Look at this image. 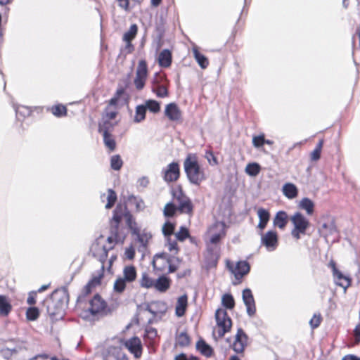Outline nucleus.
<instances>
[{
	"label": "nucleus",
	"instance_id": "1",
	"mask_svg": "<svg viewBox=\"0 0 360 360\" xmlns=\"http://www.w3.org/2000/svg\"><path fill=\"white\" fill-rule=\"evenodd\" d=\"M69 301V295L65 287L55 290L44 300L46 312L53 321L62 319Z\"/></svg>",
	"mask_w": 360,
	"mask_h": 360
},
{
	"label": "nucleus",
	"instance_id": "2",
	"mask_svg": "<svg viewBox=\"0 0 360 360\" xmlns=\"http://www.w3.org/2000/svg\"><path fill=\"white\" fill-rule=\"evenodd\" d=\"M184 172L187 179L191 184L200 186L205 180V174L201 169L197 156L195 154L189 153L184 162Z\"/></svg>",
	"mask_w": 360,
	"mask_h": 360
},
{
	"label": "nucleus",
	"instance_id": "3",
	"mask_svg": "<svg viewBox=\"0 0 360 360\" xmlns=\"http://www.w3.org/2000/svg\"><path fill=\"white\" fill-rule=\"evenodd\" d=\"M112 249V245H106L103 241V238H98L91 245L90 251L94 257L96 258L101 263V270L103 271L108 252Z\"/></svg>",
	"mask_w": 360,
	"mask_h": 360
},
{
	"label": "nucleus",
	"instance_id": "4",
	"mask_svg": "<svg viewBox=\"0 0 360 360\" xmlns=\"http://www.w3.org/2000/svg\"><path fill=\"white\" fill-rule=\"evenodd\" d=\"M172 194L178 203V210L181 213L187 214H191L193 213V203L191 199L183 192L181 187L173 189Z\"/></svg>",
	"mask_w": 360,
	"mask_h": 360
},
{
	"label": "nucleus",
	"instance_id": "5",
	"mask_svg": "<svg viewBox=\"0 0 360 360\" xmlns=\"http://www.w3.org/2000/svg\"><path fill=\"white\" fill-rule=\"evenodd\" d=\"M215 319L217 324L219 328L218 335L221 338L226 333L230 330L232 321L231 318L228 316L227 311L224 309H218L216 311Z\"/></svg>",
	"mask_w": 360,
	"mask_h": 360
},
{
	"label": "nucleus",
	"instance_id": "6",
	"mask_svg": "<svg viewBox=\"0 0 360 360\" xmlns=\"http://www.w3.org/2000/svg\"><path fill=\"white\" fill-rule=\"evenodd\" d=\"M148 77V66L145 60H141L139 62L136 77L134 80V84L136 89L139 91L143 89Z\"/></svg>",
	"mask_w": 360,
	"mask_h": 360
},
{
	"label": "nucleus",
	"instance_id": "7",
	"mask_svg": "<svg viewBox=\"0 0 360 360\" xmlns=\"http://www.w3.org/2000/svg\"><path fill=\"white\" fill-rule=\"evenodd\" d=\"M103 360H129L127 354L120 346H109L102 352Z\"/></svg>",
	"mask_w": 360,
	"mask_h": 360
},
{
	"label": "nucleus",
	"instance_id": "8",
	"mask_svg": "<svg viewBox=\"0 0 360 360\" xmlns=\"http://www.w3.org/2000/svg\"><path fill=\"white\" fill-rule=\"evenodd\" d=\"M162 178L167 183L174 182L178 180L180 176L179 165L176 162L169 164L162 171Z\"/></svg>",
	"mask_w": 360,
	"mask_h": 360
},
{
	"label": "nucleus",
	"instance_id": "9",
	"mask_svg": "<svg viewBox=\"0 0 360 360\" xmlns=\"http://www.w3.org/2000/svg\"><path fill=\"white\" fill-rule=\"evenodd\" d=\"M159 259H162L166 260V262L169 266V269H168L169 273H173V272L176 271L177 270V269L179 268V264L181 262V260L177 257L170 255L166 252H161V253L156 254L154 256L153 263V265L155 267V262Z\"/></svg>",
	"mask_w": 360,
	"mask_h": 360
},
{
	"label": "nucleus",
	"instance_id": "10",
	"mask_svg": "<svg viewBox=\"0 0 360 360\" xmlns=\"http://www.w3.org/2000/svg\"><path fill=\"white\" fill-rule=\"evenodd\" d=\"M320 235L325 238L329 236L338 237V229L333 219H328L326 221L322 222L319 228Z\"/></svg>",
	"mask_w": 360,
	"mask_h": 360
},
{
	"label": "nucleus",
	"instance_id": "11",
	"mask_svg": "<svg viewBox=\"0 0 360 360\" xmlns=\"http://www.w3.org/2000/svg\"><path fill=\"white\" fill-rule=\"evenodd\" d=\"M261 243L269 251H273L276 249L278 246V235L274 231H269L265 234H263L261 231Z\"/></svg>",
	"mask_w": 360,
	"mask_h": 360
},
{
	"label": "nucleus",
	"instance_id": "12",
	"mask_svg": "<svg viewBox=\"0 0 360 360\" xmlns=\"http://www.w3.org/2000/svg\"><path fill=\"white\" fill-rule=\"evenodd\" d=\"M124 347L134 355L136 359H139L142 354V344L139 338L132 337L124 342Z\"/></svg>",
	"mask_w": 360,
	"mask_h": 360
},
{
	"label": "nucleus",
	"instance_id": "13",
	"mask_svg": "<svg viewBox=\"0 0 360 360\" xmlns=\"http://www.w3.org/2000/svg\"><path fill=\"white\" fill-rule=\"evenodd\" d=\"M248 337L244 330L240 328H238L232 345L233 351L238 354L243 353L248 345Z\"/></svg>",
	"mask_w": 360,
	"mask_h": 360
},
{
	"label": "nucleus",
	"instance_id": "14",
	"mask_svg": "<svg viewBox=\"0 0 360 360\" xmlns=\"http://www.w3.org/2000/svg\"><path fill=\"white\" fill-rule=\"evenodd\" d=\"M242 298L246 307L247 314L249 316H253L256 313L255 301L252 292L250 288L243 290Z\"/></svg>",
	"mask_w": 360,
	"mask_h": 360
},
{
	"label": "nucleus",
	"instance_id": "15",
	"mask_svg": "<svg viewBox=\"0 0 360 360\" xmlns=\"http://www.w3.org/2000/svg\"><path fill=\"white\" fill-rule=\"evenodd\" d=\"M290 219L294 228L297 229L299 232H302V234H305L306 230L309 226V220L300 212H295Z\"/></svg>",
	"mask_w": 360,
	"mask_h": 360
},
{
	"label": "nucleus",
	"instance_id": "16",
	"mask_svg": "<svg viewBox=\"0 0 360 360\" xmlns=\"http://www.w3.org/2000/svg\"><path fill=\"white\" fill-rule=\"evenodd\" d=\"M106 307V302L101 297L96 294L89 300V307L88 311L92 315H96L102 313Z\"/></svg>",
	"mask_w": 360,
	"mask_h": 360
},
{
	"label": "nucleus",
	"instance_id": "17",
	"mask_svg": "<svg viewBox=\"0 0 360 360\" xmlns=\"http://www.w3.org/2000/svg\"><path fill=\"white\" fill-rule=\"evenodd\" d=\"M229 268L234 274L235 278L238 280L248 274L250 269V264L247 261H239L236 263L234 269L230 266H229Z\"/></svg>",
	"mask_w": 360,
	"mask_h": 360
},
{
	"label": "nucleus",
	"instance_id": "18",
	"mask_svg": "<svg viewBox=\"0 0 360 360\" xmlns=\"http://www.w3.org/2000/svg\"><path fill=\"white\" fill-rule=\"evenodd\" d=\"M165 116L173 122H176L181 118V112L175 103H170L167 104L165 110Z\"/></svg>",
	"mask_w": 360,
	"mask_h": 360
},
{
	"label": "nucleus",
	"instance_id": "19",
	"mask_svg": "<svg viewBox=\"0 0 360 360\" xmlns=\"http://www.w3.org/2000/svg\"><path fill=\"white\" fill-rule=\"evenodd\" d=\"M332 266L335 283L346 290L351 285V279L348 276L343 275L342 273L335 267L334 263L332 264Z\"/></svg>",
	"mask_w": 360,
	"mask_h": 360
},
{
	"label": "nucleus",
	"instance_id": "20",
	"mask_svg": "<svg viewBox=\"0 0 360 360\" xmlns=\"http://www.w3.org/2000/svg\"><path fill=\"white\" fill-rule=\"evenodd\" d=\"M171 283L169 277L162 275L155 280L153 288L158 292H165L170 288Z\"/></svg>",
	"mask_w": 360,
	"mask_h": 360
},
{
	"label": "nucleus",
	"instance_id": "21",
	"mask_svg": "<svg viewBox=\"0 0 360 360\" xmlns=\"http://www.w3.org/2000/svg\"><path fill=\"white\" fill-rule=\"evenodd\" d=\"M136 237V241L140 244L138 248L139 252H144L147 248L148 243L152 238L150 233L146 232L143 230L142 232H139L135 235Z\"/></svg>",
	"mask_w": 360,
	"mask_h": 360
},
{
	"label": "nucleus",
	"instance_id": "22",
	"mask_svg": "<svg viewBox=\"0 0 360 360\" xmlns=\"http://www.w3.org/2000/svg\"><path fill=\"white\" fill-rule=\"evenodd\" d=\"M188 306V296L186 294H184L180 296L177 299V302L175 307V314L176 316L181 317L185 313Z\"/></svg>",
	"mask_w": 360,
	"mask_h": 360
},
{
	"label": "nucleus",
	"instance_id": "23",
	"mask_svg": "<svg viewBox=\"0 0 360 360\" xmlns=\"http://www.w3.org/2000/svg\"><path fill=\"white\" fill-rule=\"evenodd\" d=\"M257 215L259 219V222L257 225V227L261 230V231H262L269 221L270 214L267 210L261 207L257 210Z\"/></svg>",
	"mask_w": 360,
	"mask_h": 360
},
{
	"label": "nucleus",
	"instance_id": "24",
	"mask_svg": "<svg viewBox=\"0 0 360 360\" xmlns=\"http://www.w3.org/2000/svg\"><path fill=\"white\" fill-rule=\"evenodd\" d=\"M127 207L122 205H117L113 211V216L112 218V223H115V229L118 228L119 224L121 221L122 217H124V213L127 212Z\"/></svg>",
	"mask_w": 360,
	"mask_h": 360
},
{
	"label": "nucleus",
	"instance_id": "25",
	"mask_svg": "<svg viewBox=\"0 0 360 360\" xmlns=\"http://www.w3.org/2000/svg\"><path fill=\"white\" fill-rule=\"evenodd\" d=\"M158 63L162 68H168L172 63V53L168 49L162 50L158 56Z\"/></svg>",
	"mask_w": 360,
	"mask_h": 360
},
{
	"label": "nucleus",
	"instance_id": "26",
	"mask_svg": "<svg viewBox=\"0 0 360 360\" xmlns=\"http://www.w3.org/2000/svg\"><path fill=\"white\" fill-rule=\"evenodd\" d=\"M120 278L128 283L134 281L136 278V268L132 265L126 266L123 269V276Z\"/></svg>",
	"mask_w": 360,
	"mask_h": 360
},
{
	"label": "nucleus",
	"instance_id": "27",
	"mask_svg": "<svg viewBox=\"0 0 360 360\" xmlns=\"http://www.w3.org/2000/svg\"><path fill=\"white\" fill-rule=\"evenodd\" d=\"M283 195L288 199H293L297 196L298 190L296 186L292 183H286L282 188Z\"/></svg>",
	"mask_w": 360,
	"mask_h": 360
},
{
	"label": "nucleus",
	"instance_id": "28",
	"mask_svg": "<svg viewBox=\"0 0 360 360\" xmlns=\"http://www.w3.org/2000/svg\"><path fill=\"white\" fill-rule=\"evenodd\" d=\"M288 223V215L284 211H279L274 219V225L281 229H283Z\"/></svg>",
	"mask_w": 360,
	"mask_h": 360
},
{
	"label": "nucleus",
	"instance_id": "29",
	"mask_svg": "<svg viewBox=\"0 0 360 360\" xmlns=\"http://www.w3.org/2000/svg\"><path fill=\"white\" fill-rule=\"evenodd\" d=\"M300 209L306 211L308 215H312L314 212V203L309 198H303L299 202Z\"/></svg>",
	"mask_w": 360,
	"mask_h": 360
},
{
	"label": "nucleus",
	"instance_id": "30",
	"mask_svg": "<svg viewBox=\"0 0 360 360\" xmlns=\"http://www.w3.org/2000/svg\"><path fill=\"white\" fill-rule=\"evenodd\" d=\"M196 349L206 357H210L213 354L212 348L202 339H200L197 342Z\"/></svg>",
	"mask_w": 360,
	"mask_h": 360
},
{
	"label": "nucleus",
	"instance_id": "31",
	"mask_svg": "<svg viewBox=\"0 0 360 360\" xmlns=\"http://www.w3.org/2000/svg\"><path fill=\"white\" fill-rule=\"evenodd\" d=\"M219 255L217 251L211 247H207L205 260L210 266H214L217 264Z\"/></svg>",
	"mask_w": 360,
	"mask_h": 360
},
{
	"label": "nucleus",
	"instance_id": "32",
	"mask_svg": "<svg viewBox=\"0 0 360 360\" xmlns=\"http://www.w3.org/2000/svg\"><path fill=\"white\" fill-rule=\"evenodd\" d=\"M194 58L202 69H205L209 65V60L207 57L200 53L197 48L193 49Z\"/></svg>",
	"mask_w": 360,
	"mask_h": 360
},
{
	"label": "nucleus",
	"instance_id": "33",
	"mask_svg": "<svg viewBox=\"0 0 360 360\" xmlns=\"http://www.w3.org/2000/svg\"><path fill=\"white\" fill-rule=\"evenodd\" d=\"M216 227H219V232L213 233L210 238V243L212 244H217L219 242V240L225 236V224L223 222L218 223L215 224Z\"/></svg>",
	"mask_w": 360,
	"mask_h": 360
},
{
	"label": "nucleus",
	"instance_id": "34",
	"mask_svg": "<svg viewBox=\"0 0 360 360\" xmlns=\"http://www.w3.org/2000/svg\"><path fill=\"white\" fill-rule=\"evenodd\" d=\"M168 84L152 85L151 89L159 98H165L169 95Z\"/></svg>",
	"mask_w": 360,
	"mask_h": 360
},
{
	"label": "nucleus",
	"instance_id": "35",
	"mask_svg": "<svg viewBox=\"0 0 360 360\" xmlns=\"http://www.w3.org/2000/svg\"><path fill=\"white\" fill-rule=\"evenodd\" d=\"M11 304L8 302L6 297L0 295V314L7 316L11 311Z\"/></svg>",
	"mask_w": 360,
	"mask_h": 360
},
{
	"label": "nucleus",
	"instance_id": "36",
	"mask_svg": "<svg viewBox=\"0 0 360 360\" xmlns=\"http://www.w3.org/2000/svg\"><path fill=\"white\" fill-rule=\"evenodd\" d=\"M13 108L18 120L24 119L31 113L30 109L26 106L14 105Z\"/></svg>",
	"mask_w": 360,
	"mask_h": 360
},
{
	"label": "nucleus",
	"instance_id": "37",
	"mask_svg": "<svg viewBox=\"0 0 360 360\" xmlns=\"http://www.w3.org/2000/svg\"><path fill=\"white\" fill-rule=\"evenodd\" d=\"M115 124L109 120H103L98 124V131L102 134H111Z\"/></svg>",
	"mask_w": 360,
	"mask_h": 360
},
{
	"label": "nucleus",
	"instance_id": "38",
	"mask_svg": "<svg viewBox=\"0 0 360 360\" xmlns=\"http://www.w3.org/2000/svg\"><path fill=\"white\" fill-rule=\"evenodd\" d=\"M139 283L142 288L148 289L153 288L155 280L151 278L147 273H143Z\"/></svg>",
	"mask_w": 360,
	"mask_h": 360
},
{
	"label": "nucleus",
	"instance_id": "39",
	"mask_svg": "<svg viewBox=\"0 0 360 360\" xmlns=\"http://www.w3.org/2000/svg\"><path fill=\"white\" fill-rule=\"evenodd\" d=\"M146 107L143 105H137L136 108V114L134 116V122L139 123L146 118Z\"/></svg>",
	"mask_w": 360,
	"mask_h": 360
},
{
	"label": "nucleus",
	"instance_id": "40",
	"mask_svg": "<svg viewBox=\"0 0 360 360\" xmlns=\"http://www.w3.org/2000/svg\"><path fill=\"white\" fill-rule=\"evenodd\" d=\"M138 27L136 24H132L129 30L127 31L123 35V41H132L137 34Z\"/></svg>",
	"mask_w": 360,
	"mask_h": 360
},
{
	"label": "nucleus",
	"instance_id": "41",
	"mask_svg": "<svg viewBox=\"0 0 360 360\" xmlns=\"http://www.w3.org/2000/svg\"><path fill=\"white\" fill-rule=\"evenodd\" d=\"M152 85L169 84L166 75L161 72H156L151 81Z\"/></svg>",
	"mask_w": 360,
	"mask_h": 360
},
{
	"label": "nucleus",
	"instance_id": "42",
	"mask_svg": "<svg viewBox=\"0 0 360 360\" xmlns=\"http://www.w3.org/2000/svg\"><path fill=\"white\" fill-rule=\"evenodd\" d=\"M123 165L120 155H114L110 158V167L115 171L120 170Z\"/></svg>",
	"mask_w": 360,
	"mask_h": 360
},
{
	"label": "nucleus",
	"instance_id": "43",
	"mask_svg": "<svg viewBox=\"0 0 360 360\" xmlns=\"http://www.w3.org/2000/svg\"><path fill=\"white\" fill-rule=\"evenodd\" d=\"M221 302L226 309H232L235 306V301L232 295L226 293L223 295Z\"/></svg>",
	"mask_w": 360,
	"mask_h": 360
},
{
	"label": "nucleus",
	"instance_id": "44",
	"mask_svg": "<svg viewBox=\"0 0 360 360\" xmlns=\"http://www.w3.org/2000/svg\"><path fill=\"white\" fill-rule=\"evenodd\" d=\"M51 112L58 117L65 116L67 114V108L63 105H56L51 108Z\"/></svg>",
	"mask_w": 360,
	"mask_h": 360
},
{
	"label": "nucleus",
	"instance_id": "45",
	"mask_svg": "<svg viewBox=\"0 0 360 360\" xmlns=\"http://www.w3.org/2000/svg\"><path fill=\"white\" fill-rule=\"evenodd\" d=\"M248 174L252 176H257L260 172V166L256 162L249 163L245 168Z\"/></svg>",
	"mask_w": 360,
	"mask_h": 360
},
{
	"label": "nucleus",
	"instance_id": "46",
	"mask_svg": "<svg viewBox=\"0 0 360 360\" xmlns=\"http://www.w3.org/2000/svg\"><path fill=\"white\" fill-rule=\"evenodd\" d=\"M176 210H178V207L173 202H169L165 205L163 213L166 217H172Z\"/></svg>",
	"mask_w": 360,
	"mask_h": 360
},
{
	"label": "nucleus",
	"instance_id": "47",
	"mask_svg": "<svg viewBox=\"0 0 360 360\" xmlns=\"http://www.w3.org/2000/svg\"><path fill=\"white\" fill-rule=\"evenodd\" d=\"M103 142L105 146L109 148L110 151L115 150L116 147V143L111 134H103Z\"/></svg>",
	"mask_w": 360,
	"mask_h": 360
},
{
	"label": "nucleus",
	"instance_id": "48",
	"mask_svg": "<svg viewBox=\"0 0 360 360\" xmlns=\"http://www.w3.org/2000/svg\"><path fill=\"white\" fill-rule=\"evenodd\" d=\"M127 281L121 278L120 277L117 278L113 285V290L115 292L122 293L124 291L126 288Z\"/></svg>",
	"mask_w": 360,
	"mask_h": 360
},
{
	"label": "nucleus",
	"instance_id": "49",
	"mask_svg": "<svg viewBox=\"0 0 360 360\" xmlns=\"http://www.w3.org/2000/svg\"><path fill=\"white\" fill-rule=\"evenodd\" d=\"M117 200V194L111 188L108 190V195H107V204L105 205L106 209H110L115 205Z\"/></svg>",
	"mask_w": 360,
	"mask_h": 360
},
{
	"label": "nucleus",
	"instance_id": "50",
	"mask_svg": "<svg viewBox=\"0 0 360 360\" xmlns=\"http://www.w3.org/2000/svg\"><path fill=\"white\" fill-rule=\"evenodd\" d=\"M144 106L146 107V110L148 109L153 113L158 112L160 110L159 102L155 100L150 99L146 101Z\"/></svg>",
	"mask_w": 360,
	"mask_h": 360
},
{
	"label": "nucleus",
	"instance_id": "51",
	"mask_svg": "<svg viewBox=\"0 0 360 360\" xmlns=\"http://www.w3.org/2000/svg\"><path fill=\"white\" fill-rule=\"evenodd\" d=\"M174 224L167 221L162 226V233L166 238H170L171 235H172L174 233Z\"/></svg>",
	"mask_w": 360,
	"mask_h": 360
},
{
	"label": "nucleus",
	"instance_id": "52",
	"mask_svg": "<svg viewBox=\"0 0 360 360\" xmlns=\"http://www.w3.org/2000/svg\"><path fill=\"white\" fill-rule=\"evenodd\" d=\"M129 200L135 205L136 211H141L144 209V202L141 198L131 195L129 198Z\"/></svg>",
	"mask_w": 360,
	"mask_h": 360
},
{
	"label": "nucleus",
	"instance_id": "53",
	"mask_svg": "<svg viewBox=\"0 0 360 360\" xmlns=\"http://www.w3.org/2000/svg\"><path fill=\"white\" fill-rule=\"evenodd\" d=\"M176 342L179 345L185 347L189 345L190 338L186 333L182 332L176 337Z\"/></svg>",
	"mask_w": 360,
	"mask_h": 360
},
{
	"label": "nucleus",
	"instance_id": "54",
	"mask_svg": "<svg viewBox=\"0 0 360 360\" xmlns=\"http://www.w3.org/2000/svg\"><path fill=\"white\" fill-rule=\"evenodd\" d=\"M39 315V309L37 307H29L26 312V316L29 321L36 320Z\"/></svg>",
	"mask_w": 360,
	"mask_h": 360
},
{
	"label": "nucleus",
	"instance_id": "55",
	"mask_svg": "<svg viewBox=\"0 0 360 360\" xmlns=\"http://www.w3.org/2000/svg\"><path fill=\"white\" fill-rule=\"evenodd\" d=\"M189 231L187 228L181 226L180 230L176 233V237L179 241H184L189 237Z\"/></svg>",
	"mask_w": 360,
	"mask_h": 360
},
{
	"label": "nucleus",
	"instance_id": "56",
	"mask_svg": "<svg viewBox=\"0 0 360 360\" xmlns=\"http://www.w3.org/2000/svg\"><path fill=\"white\" fill-rule=\"evenodd\" d=\"M158 335L157 330L153 327H147L145 330V338L153 340Z\"/></svg>",
	"mask_w": 360,
	"mask_h": 360
},
{
	"label": "nucleus",
	"instance_id": "57",
	"mask_svg": "<svg viewBox=\"0 0 360 360\" xmlns=\"http://www.w3.org/2000/svg\"><path fill=\"white\" fill-rule=\"evenodd\" d=\"M321 316L320 314H314L313 317L309 321L310 326L312 329L318 328L321 323Z\"/></svg>",
	"mask_w": 360,
	"mask_h": 360
},
{
	"label": "nucleus",
	"instance_id": "58",
	"mask_svg": "<svg viewBox=\"0 0 360 360\" xmlns=\"http://www.w3.org/2000/svg\"><path fill=\"white\" fill-rule=\"evenodd\" d=\"M264 140L265 138L264 134L255 136L252 138V144L255 148H259L263 146L264 144Z\"/></svg>",
	"mask_w": 360,
	"mask_h": 360
},
{
	"label": "nucleus",
	"instance_id": "59",
	"mask_svg": "<svg viewBox=\"0 0 360 360\" xmlns=\"http://www.w3.org/2000/svg\"><path fill=\"white\" fill-rule=\"evenodd\" d=\"M17 352L15 348L10 349L6 347L1 350V354L4 359H9L14 354H16Z\"/></svg>",
	"mask_w": 360,
	"mask_h": 360
},
{
	"label": "nucleus",
	"instance_id": "60",
	"mask_svg": "<svg viewBox=\"0 0 360 360\" xmlns=\"http://www.w3.org/2000/svg\"><path fill=\"white\" fill-rule=\"evenodd\" d=\"M166 239H167L166 246H167L168 250L170 252H174V254H176L179 250L176 241L172 240L170 238H166Z\"/></svg>",
	"mask_w": 360,
	"mask_h": 360
},
{
	"label": "nucleus",
	"instance_id": "61",
	"mask_svg": "<svg viewBox=\"0 0 360 360\" xmlns=\"http://www.w3.org/2000/svg\"><path fill=\"white\" fill-rule=\"evenodd\" d=\"M205 158L211 165H217L218 164L217 160L212 151H207Z\"/></svg>",
	"mask_w": 360,
	"mask_h": 360
},
{
	"label": "nucleus",
	"instance_id": "62",
	"mask_svg": "<svg viewBox=\"0 0 360 360\" xmlns=\"http://www.w3.org/2000/svg\"><path fill=\"white\" fill-rule=\"evenodd\" d=\"M117 111L115 110H108V108H106L105 114L103 117V120H113L117 116Z\"/></svg>",
	"mask_w": 360,
	"mask_h": 360
},
{
	"label": "nucleus",
	"instance_id": "63",
	"mask_svg": "<svg viewBox=\"0 0 360 360\" xmlns=\"http://www.w3.org/2000/svg\"><path fill=\"white\" fill-rule=\"evenodd\" d=\"M93 286L88 283L83 288L82 294L78 297V301H81L86 295L91 292Z\"/></svg>",
	"mask_w": 360,
	"mask_h": 360
},
{
	"label": "nucleus",
	"instance_id": "64",
	"mask_svg": "<svg viewBox=\"0 0 360 360\" xmlns=\"http://www.w3.org/2000/svg\"><path fill=\"white\" fill-rule=\"evenodd\" d=\"M354 335L355 337V343L360 342V323L357 324L354 330Z\"/></svg>",
	"mask_w": 360,
	"mask_h": 360
}]
</instances>
